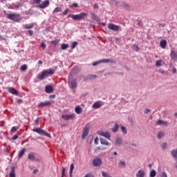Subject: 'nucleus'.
<instances>
[{
    "instance_id": "obj_44",
    "label": "nucleus",
    "mask_w": 177,
    "mask_h": 177,
    "mask_svg": "<svg viewBox=\"0 0 177 177\" xmlns=\"http://www.w3.org/2000/svg\"><path fill=\"white\" fill-rule=\"evenodd\" d=\"M17 127H12L11 129V132H17Z\"/></svg>"
},
{
    "instance_id": "obj_29",
    "label": "nucleus",
    "mask_w": 177,
    "mask_h": 177,
    "mask_svg": "<svg viewBox=\"0 0 177 177\" xmlns=\"http://www.w3.org/2000/svg\"><path fill=\"white\" fill-rule=\"evenodd\" d=\"M122 8H125V9L129 10L131 9V6H129L127 3L123 2L122 3Z\"/></svg>"
},
{
    "instance_id": "obj_50",
    "label": "nucleus",
    "mask_w": 177,
    "mask_h": 177,
    "mask_svg": "<svg viewBox=\"0 0 177 177\" xmlns=\"http://www.w3.org/2000/svg\"><path fill=\"white\" fill-rule=\"evenodd\" d=\"M41 48H43V49H45L46 48V46L45 45L44 42H42L40 45Z\"/></svg>"
},
{
    "instance_id": "obj_57",
    "label": "nucleus",
    "mask_w": 177,
    "mask_h": 177,
    "mask_svg": "<svg viewBox=\"0 0 177 177\" xmlns=\"http://www.w3.org/2000/svg\"><path fill=\"white\" fill-rule=\"evenodd\" d=\"M99 141V138H97V137H96L95 138V140H94V143L95 144V145H97V142Z\"/></svg>"
},
{
    "instance_id": "obj_43",
    "label": "nucleus",
    "mask_w": 177,
    "mask_h": 177,
    "mask_svg": "<svg viewBox=\"0 0 177 177\" xmlns=\"http://www.w3.org/2000/svg\"><path fill=\"white\" fill-rule=\"evenodd\" d=\"M156 66H157V67H160V66H161V60L156 61Z\"/></svg>"
},
{
    "instance_id": "obj_51",
    "label": "nucleus",
    "mask_w": 177,
    "mask_h": 177,
    "mask_svg": "<svg viewBox=\"0 0 177 177\" xmlns=\"http://www.w3.org/2000/svg\"><path fill=\"white\" fill-rule=\"evenodd\" d=\"M161 147H162V149H167V142L162 143Z\"/></svg>"
},
{
    "instance_id": "obj_23",
    "label": "nucleus",
    "mask_w": 177,
    "mask_h": 177,
    "mask_svg": "<svg viewBox=\"0 0 177 177\" xmlns=\"http://www.w3.org/2000/svg\"><path fill=\"white\" fill-rule=\"evenodd\" d=\"M9 177H16V174L15 173V167H12Z\"/></svg>"
},
{
    "instance_id": "obj_56",
    "label": "nucleus",
    "mask_w": 177,
    "mask_h": 177,
    "mask_svg": "<svg viewBox=\"0 0 177 177\" xmlns=\"http://www.w3.org/2000/svg\"><path fill=\"white\" fill-rule=\"evenodd\" d=\"M33 1L35 2V3H37V4L41 3V0H33Z\"/></svg>"
},
{
    "instance_id": "obj_16",
    "label": "nucleus",
    "mask_w": 177,
    "mask_h": 177,
    "mask_svg": "<svg viewBox=\"0 0 177 177\" xmlns=\"http://www.w3.org/2000/svg\"><path fill=\"white\" fill-rule=\"evenodd\" d=\"M45 92L46 93H52L53 92V87L52 86H46Z\"/></svg>"
},
{
    "instance_id": "obj_59",
    "label": "nucleus",
    "mask_w": 177,
    "mask_h": 177,
    "mask_svg": "<svg viewBox=\"0 0 177 177\" xmlns=\"http://www.w3.org/2000/svg\"><path fill=\"white\" fill-rule=\"evenodd\" d=\"M99 150H100V147H97L95 149V153L97 152Z\"/></svg>"
},
{
    "instance_id": "obj_12",
    "label": "nucleus",
    "mask_w": 177,
    "mask_h": 177,
    "mask_svg": "<svg viewBox=\"0 0 177 177\" xmlns=\"http://www.w3.org/2000/svg\"><path fill=\"white\" fill-rule=\"evenodd\" d=\"M98 135H100V136H103L104 138H106V139H110L111 134H110V133L109 131H100L98 132Z\"/></svg>"
},
{
    "instance_id": "obj_24",
    "label": "nucleus",
    "mask_w": 177,
    "mask_h": 177,
    "mask_svg": "<svg viewBox=\"0 0 177 177\" xmlns=\"http://www.w3.org/2000/svg\"><path fill=\"white\" fill-rule=\"evenodd\" d=\"M101 145L104 146H109V141H106L104 138H100Z\"/></svg>"
},
{
    "instance_id": "obj_1",
    "label": "nucleus",
    "mask_w": 177,
    "mask_h": 177,
    "mask_svg": "<svg viewBox=\"0 0 177 177\" xmlns=\"http://www.w3.org/2000/svg\"><path fill=\"white\" fill-rule=\"evenodd\" d=\"M71 17L73 20H84V19H86L88 17V13L86 12H81L80 14L77 15H71Z\"/></svg>"
},
{
    "instance_id": "obj_14",
    "label": "nucleus",
    "mask_w": 177,
    "mask_h": 177,
    "mask_svg": "<svg viewBox=\"0 0 177 177\" xmlns=\"http://www.w3.org/2000/svg\"><path fill=\"white\" fill-rule=\"evenodd\" d=\"M8 92H9V93H11L12 95H19V91H17V90L15 89V88L12 87H7L6 88Z\"/></svg>"
},
{
    "instance_id": "obj_26",
    "label": "nucleus",
    "mask_w": 177,
    "mask_h": 177,
    "mask_svg": "<svg viewBox=\"0 0 177 177\" xmlns=\"http://www.w3.org/2000/svg\"><path fill=\"white\" fill-rule=\"evenodd\" d=\"M73 171H74V163H72L71 165L70 171H69L70 177H73Z\"/></svg>"
},
{
    "instance_id": "obj_49",
    "label": "nucleus",
    "mask_w": 177,
    "mask_h": 177,
    "mask_svg": "<svg viewBox=\"0 0 177 177\" xmlns=\"http://www.w3.org/2000/svg\"><path fill=\"white\" fill-rule=\"evenodd\" d=\"M35 124L36 125H38V124H39V118H37L35 120Z\"/></svg>"
},
{
    "instance_id": "obj_55",
    "label": "nucleus",
    "mask_w": 177,
    "mask_h": 177,
    "mask_svg": "<svg viewBox=\"0 0 177 177\" xmlns=\"http://www.w3.org/2000/svg\"><path fill=\"white\" fill-rule=\"evenodd\" d=\"M17 138H19V136L17 134L15 135L13 137H12V140H16V139H17Z\"/></svg>"
},
{
    "instance_id": "obj_7",
    "label": "nucleus",
    "mask_w": 177,
    "mask_h": 177,
    "mask_svg": "<svg viewBox=\"0 0 177 177\" xmlns=\"http://www.w3.org/2000/svg\"><path fill=\"white\" fill-rule=\"evenodd\" d=\"M69 86H71V88L72 89H73V91H75V89H77V80L76 79H73L72 80H69Z\"/></svg>"
},
{
    "instance_id": "obj_40",
    "label": "nucleus",
    "mask_w": 177,
    "mask_h": 177,
    "mask_svg": "<svg viewBox=\"0 0 177 177\" xmlns=\"http://www.w3.org/2000/svg\"><path fill=\"white\" fill-rule=\"evenodd\" d=\"M115 143H116V145H121V143H122L121 138H117L115 140Z\"/></svg>"
},
{
    "instance_id": "obj_19",
    "label": "nucleus",
    "mask_w": 177,
    "mask_h": 177,
    "mask_svg": "<svg viewBox=\"0 0 177 177\" xmlns=\"http://www.w3.org/2000/svg\"><path fill=\"white\" fill-rule=\"evenodd\" d=\"M136 177H145V171L139 170L136 174Z\"/></svg>"
},
{
    "instance_id": "obj_58",
    "label": "nucleus",
    "mask_w": 177,
    "mask_h": 177,
    "mask_svg": "<svg viewBox=\"0 0 177 177\" xmlns=\"http://www.w3.org/2000/svg\"><path fill=\"white\" fill-rule=\"evenodd\" d=\"M50 99H55V97H56V95H51L49 96Z\"/></svg>"
},
{
    "instance_id": "obj_38",
    "label": "nucleus",
    "mask_w": 177,
    "mask_h": 177,
    "mask_svg": "<svg viewBox=\"0 0 177 177\" xmlns=\"http://www.w3.org/2000/svg\"><path fill=\"white\" fill-rule=\"evenodd\" d=\"M92 19H93V20H95L96 21H99V17H97V15L93 14L92 16Z\"/></svg>"
},
{
    "instance_id": "obj_35",
    "label": "nucleus",
    "mask_w": 177,
    "mask_h": 177,
    "mask_svg": "<svg viewBox=\"0 0 177 177\" xmlns=\"http://www.w3.org/2000/svg\"><path fill=\"white\" fill-rule=\"evenodd\" d=\"M21 71H26L27 70V65L24 64L20 68Z\"/></svg>"
},
{
    "instance_id": "obj_60",
    "label": "nucleus",
    "mask_w": 177,
    "mask_h": 177,
    "mask_svg": "<svg viewBox=\"0 0 177 177\" xmlns=\"http://www.w3.org/2000/svg\"><path fill=\"white\" fill-rule=\"evenodd\" d=\"M23 100L21 99L18 100V103H22Z\"/></svg>"
},
{
    "instance_id": "obj_27",
    "label": "nucleus",
    "mask_w": 177,
    "mask_h": 177,
    "mask_svg": "<svg viewBox=\"0 0 177 177\" xmlns=\"http://www.w3.org/2000/svg\"><path fill=\"white\" fill-rule=\"evenodd\" d=\"M24 28H26V30H28L30 28H34V24H31L30 25L26 24L25 26H24Z\"/></svg>"
},
{
    "instance_id": "obj_22",
    "label": "nucleus",
    "mask_w": 177,
    "mask_h": 177,
    "mask_svg": "<svg viewBox=\"0 0 177 177\" xmlns=\"http://www.w3.org/2000/svg\"><path fill=\"white\" fill-rule=\"evenodd\" d=\"M75 111L77 114H81V113H82V108H81L80 106H77L75 107Z\"/></svg>"
},
{
    "instance_id": "obj_9",
    "label": "nucleus",
    "mask_w": 177,
    "mask_h": 177,
    "mask_svg": "<svg viewBox=\"0 0 177 177\" xmlns=\"http://www.w3.org/2000/svg\"><path fill=\"white\" fill-rule=\"evenodd\" d=\"M62 118L65 121H68V120H73V118H75V114L73 113L71 115H62Z\"/></svg>"
},
{
    "instance_id": "obj_64",
    "label": "nucleus",
    "mask_w": 177,
    "mask_h": 177,
    "mask_svg": "<svg viewBox=\"0 0 177 177\" xmlns=\"http://www.w3.org/2000/svg\"><path fill=\"white\" fill-rule=\"evenodd\" d=\"M174 117H177V113H175L174 114Z\"/></svg>"
},
{
    "instance_id": "obj_25",
    "label": "nucleus",
    "mask_w": 177,
    "mask_h": 177,
    "mask_svg": "<svg viewBox=\"0 0 177 177\" xmlns=\"http://www.w3.org/2000/svg\"><path fill=\"white\" fill-rule=\"evenodd\" d=\"M28 160L30 161H35V156H34V153H29L28 156Z\"/></svg>"
},
{
    "instance_id": "obj_42",
    "label": "nucleus",
    "mask_w": 177,
    "mask_h": 177,
    "mask_svg": "<svg viewBox=\"0 0 177 177\" xmlns=\"http://www.w3.org/2000/svg\"><path fill=\"white\" fill-rule=\"evenodd\" d=\"M59 42H60L59 39L51 41V44H53L54 45H56V44H59Z\"/></svg>"
},
{
    "instance_id": "obj_63",
    "label": "nucleus",
    "mask_w": 177,
    "mask_h": 177,
    "mask_svg": "<svg viewBox=\"0 0 177 177\" xmlns=\"http://www.w3.org/2000/svg\"><path fill=\"white\" fill-rule=\"evenodd\" d=\"M67 14V10H65L64 12V15H66Z\"/></svg>"
},
{
    "instance_id": "obj_6",
    "label": "nucleus",
    "mask_w": 177,
    "mask_h": 177,
    "mask_svg": "<svg viewBox=\"0 0 177 177\" xmlns=\"http://www.w3.org/2000/svg\"><path fill=\"white\" fill-rule=\"evenodd\" d=\"M100 63H114V64H115V61L110 60L109 59H101L97 62H93V66H97V64H100Z\"/></svg>"
},
{
    "instance_id": "obj_13",
    "label": "nucleus",
    "mask_w": 177,
    "mask_h": 177,
    "mask_svg": "<svg viewBox=\"0 0 177 177\" xmlns=\"http://www.w3.org/2000/svg\"><path fill=\"white\" fill-rule=\"evenodd\" d=\"M49 6V0H46L42 2L41 4H39L37 8H40V9H45V8H48Z\"/></svg>"
},
{
    "instance_id": "obj_32",
    "label": "nucleus",
    "mask_w": 177,
    "mask_h": 177,
    "mask_svg": "<svg viewBox=\"0 0 177 177\" xmlns=\"http://www.w3.org/2000/svg\"><path fill=\"white\" fill-rule=\"evenodd\" d=\"M156 175H157V173L156 172V170H151L150 172V177H156Z\"/></svg>"
},
{
    "instance_id": "obj_62",
    "label": "nucleus",
    "mask_w": 177,
    "mask_h": 177,
    "mask_svg": "<svg viewBox=\"0 0 177 177\" xmlns=\"http://www.w3.org/2000/svg\"><path fill=\"white\" fill-rule=\"evenodd\" d=\"M37 63L38 64H42V61L39 60Z\"/></svg>"
},
{
    "instance_id": "obj_2",
    "label": "nucleus",
    "mask_w": 177,
    "mask_h": 177,
    "mask_svg": "<svg viewBox=\"0 0 177 177\" xmlns=\"http://www.w3.org/2000/svg\"><path fill=\"white\" fill-rule=\"evenodd\" d=\"M7 17L9 19V20H12L13 21H16L17 23H19L21 19L20 18V15L19 14H8Z\"/></svg>"
},
{
    "instance_id": "obj_45",
    "label": "nucleus",
    "mask_w": 177,
    "mask_h": 177,
    "mask_svg": "<svg viewBox=\"0 0 177 177\" xmlns=\"http://www.w3.org/2000/svg\"><path fill=\"white\" fill-rule=\"evenodd\" d=\"M64 174H66V168L63 167L62 171V177H64Z\"/></svg>"
},
{
    "instance_id": "obj_17",
    "label": "nucleus",
    "mask_w": 177,
    "mask_h": 177,
    "mask_svg": "<svg viewBox=\"0 0 177 177\" xmlns=\"http://www.w3.org/2000/svg\"><path fill=\"white\" fill-rule=\"evenodd\" d=\"M157 125H164L165 127H167L168 125V122L159 120L156 122Z\"/></svg>"
},
{
    "instance_id": "obj_34",
    "label": "nucleus",
    "mask_w": 177,
    "mask_h": 177,
    "mask_svg": "<svg viewBox=\"0 0 177 177\" xmlns=\"http://www.w3.org/2000/svg\"><path fill=\"white\" fill-rule=\"evenodd\" d=\"M139 46H138V45L134 44L133 46V50H136V52H139Z\"/></svg>"
},
{
    "instance_id": "obj_28",
    "label": "nucleus",
    "mask_w": 177,
    "mask_h": 177,
    "mask_svg": "<svg viewBox=\"0 0 177 177\" xmlns=\"http://www.w3.org/2000/svg\"><path fill=\"white\" fill-rule=\"evenodd\" d=\"M171 156L174 158H177V149H174L171 151Z\"/></svg>"
},
{
    "instance_id": "obj_15",
    "label": "nucleus",
    "mask_w": 177,
    "mask_h": 177,
    "mask_svg": "<svg viewBox=\"0 0 177 177\" xmlns=\"http://www.w3.org/2000/svg\"><path fill=\"white\" fill-rule=\"evenodd\" d=\"M170 56L172 61L177 62V52L175 50L171 51Z\"/></svg>"
},
{
    "instance_id": "obj_52",
    "label": "nucleus",
    "mask_w": 177,
    "mask_h": 177,
    "mask_svg": "<svg viewBox=\"0 0 177 177\" xmlns=\"http://www.w3.org/2000/svg\"><path fill=\"white\" fill-rule=\"evenodd\" d=\"M93 8L94 9H98L99 8V5H97V3H95V4H93Z\"/></svg>"
},
{
    "instance_id": "obj_37",
    "label": "nucleus",
    "mask_w": 177,
    "mask_h": 177,
    "mask_svg": "<svg viewBox=\"0 0 177 177\" xmlns=\"http://www.w3.org/2000/svg\"><path fill=\"white\" fill-rule=\"evenodd\" d=\"M119 165L120 166V167H122V168H125V167H126V164H125V162H124V161H120V162H119Z\"/></svg>"
},
{
    "instance_id": "obj_10",
    "label": "nucleus",
    "mask_w": 177,
    "mask_h": 177,
    "mask_svg": "<svg viewBox=\"0 0 177 177\" xmlns=\"http://www.w3.org/2000/svg\"><path fill=\"white\" fill-rule=\"evenodd\" d=\"M109 30H112V31H118L120 30V26L114 25L113 24H109L108 25Z\"/></svg>"
},
{
    "instance_id": "obj_54",
    "label": "nucleus",
    "mask_w": 177,
    "mask_h": 177,
    "mask_svg": "<svg viewBox=\"0 0 177 177\" xmlns=\"http://www.w3.org/2000/svg\"><path fill=\"white\" fill-rule=\"evenodd\" d=\"M28 34H29V35H30V37H31V36H32V35H33V34H34V31H32V30H28Z\"/></svg>"
},
{
    "instance_id": "obj_31",
    "label": "nucleus",
    "mask_w": 177,
    "mask_h": 177,
    "mask_svg": "<svg viewBox=\"0 0 177 177\" xmlns=\"http://www.w3.org/2000/svg\"><path fill=\"white\" fill-rule=\"evenodd\" d=\"M118 128H120V125H118V124H115L114 127L112 129V131L117 132V131H118Z\"/></svg>"
},
{
    "instance_id": "obj_48",
    "label": "nucleus",
    "mask_w": 177,
    "mask_h": 177,
    "mask_svg": "<svg viewBox=\"0 0 177 177\" xmlns=\"http://www.w3.org/2000/svg\"><path fill=\"white\" fill-rule=\"evenodd\" d=\"M71 8H78V3H73L71 5Z\"/></svg>"
},
{
    "instance_id": "obj_47",
    "label": "nucleus",
    "mask_w": 177,
    "mask_h": 177,
    "mask_svg": "<svg viewBox=\"0 0 177 177\" xmlns=\"http://www.w3.org/2000/svg\"><path fill=\"white\" fill-rule=\"evenodd\" d=\"M77 41H74L73 44H72V46H71V48L72 49H74L75 48V46H77Z\"/></svg>"
},
{
    "instance_id": "obj_33",
    "label": "nucleus",
    "mask_w": 177,
    "mask_h": 177,
    "mask_svg": "<svg viewBox=\"0 0 177 177\" xmlns=\"http://www.w3.org/2000/svg\"><path fill=\"white\" fill-rule=\"evenodd\" d=\"M102 175L103 177H111V176L106 171H102Z\"/></svg>"
},
{
    "instance_id": "obj_39",
    "label": "nucleus",
    "mask_w": 177,
    "mask_h": 177,
    "mask_svg": "<svg viewBox=\"0 0 177 177\" xmlns=\"http://www.w3.org/2000/svg\"><path fill=\"white\" fill-rule=\"evenodd\" d=\"M67 48H68V44H62V49L63 50L67 49Z\"/></svg>"
},
{
    "instance_id": "obj_20",
    "label": "nucleus",
    "mask_w": 177,
    "mask_h": 177,
    "mask_svg": "<svg viewBox=\"0 0 177 177\" xmlns=\"http://www.w3.org/2000/svg\"><path fill=\"white\" fill-rule=\"evenodd\" d=\"M160 46L162 48V49H165V47L167 46V40H161Z\"/></svg>"
},
{
    "instance_id": "obj_11",
    "label": "nucleus",
    "mask_w": 177,
    "mask_h": 177,
    "mask_svg": "<svg viewBox=\"0 0 177 177\" xmlns=\"http://www.w3.org/2000/svg\"><path fill=\"white\" fill-rule=\"evenodd\" d=\"M48 106H52V102L50 101H46L45 102H40L38 104L39 109H42V107H46Z\"/></svg>"
},
{
    "instance_id": "obj_41",
    "label": "nucleus",
    "mask_w": 177,
    "mask_h": 177,
    "mask_svg": "<svg viewBox=\"0 0 177 177\" xmlns=\"http://www.w3.org/2000/svg\"><path fill=\"white\" fill-rule=\"evenodd\" d=\"M121 130H122V131L123 132V133H124V134H127V128H125V127H124V126H122L121 127Z\"/></svg>"
},
{
    "instance_id": "obj_61",
    "label": "nucleus",
    "mask_w": 177,
    "mask_h": 177,
    "mask_svg": "<svg viewBox=\"0 0 177 177\" xmlns=\"http://www.w3.org/2000/svg\"><path fill=\"white\" fill-rule=\"evenodd\" d=\"M172 73H176V68H173L172 69Z\"/></svg>"
},
{
    "instance_id": "obj_18",
    "label": "nucleus",
    "mask_w": 177,
    "mask_h": 177,
    "mask_svg": "<svg viewBox=\"0 0 177 177\" xmlns=\"http://www.w3.org/2000/svg\"><path fill=\"white\" fill-rule=\"evenodd\" d=\"M24 153H26V149L24 148L18 153V158H21L24 156Z\"/></svg>"
},
{
    "instance_id": "obj_36",
    "label": "nucleus",
    "mask_w": 177,
    "mask_h": 177,
    "mask_svg": "<svg viewBox=\"0 0 177 177\" xmlns=\"http://www.w3.org/2000/svg\"><path fill=\"white\" fill-rule=\"evenodd\" d=\"M164 137V133L162 131H159L158 133V139H161V138Z\"/></svg>"
},
{
    "instance_id": "obj_53",
    "label": "nucleus",
    "mask_w": 177,
    "mask_h": 177,
    "mask_svg": "<svg viewBox=\"0 0 177 177\" xmlns=\"http://www.w3.org/2000/svg\"><path fill=\"white\" fill-rule=\"evenodd\" d=\"M145 114H149V113H150V109H146L144 111Z\"/></svg>"
},
{
    "instance_id": "obj_21",
    "label": "nucleus",
    "mask_w": 177,
    "mask_h": 177,
    "mask_svg": "<svg viewBox=\"0 0 177 177\" xmlns=\"http://www.w3.org/2000/svg\"><path fill=\"white\" fill-rule=\"evenodd\" d=\"M93 109H100L102 107V104H100V102H96L93 104Z\"/></svg>"
},
{
    "instance_id": "obj_3",
    "label": "nucleus",
    "mask_w": 177,
    "mask_h": 177,
    "mask_svg": "<svg viewBox=\"0 0 177 177\" xmlns=\"http://www.w3.org/2000/svg\"><path fill=\"white\" fill-rule=\"evenodd\" d=\"M52 74H53L52 69H49L48 71H44L41 72V75H38V78L39 80H44L45 77H48V75H52Z\"/></svg>"
},
{
    "instance_id": "obj_46",
    "label": "nucleus",
    "mask_w": 177,
    "mask_h": 177,
    "mask_svg": "<svg viewBox=\"0 0 177 177\" xmlns=\"http://www.w3.org/2000/svg\"><path fill=\"white\" fill-rule=\"evenodd\" d=\"M159 177H168V176H167V173L165 172H162Z\"/></svg>"
},
{
    "instance_id": "obj_30",
    "label": "nucleus",
    "mask_w": 177,
    "mask_h": 177,
    "mask_svg": "<svg viewBox=\"0 0 177 177\" xmlns=\"http://www.w3.org/2000/svg\"><path fill=\"white\" fill-rule=\"evenodd\" d=\"M59 12H62V8L57 7L55 8V10L53 11V13H59Z\"/></svg>"
},
{
    "instance_id": "obj_4",
    "label": "nucleus",
    "mask_w": 177,
    "mask_h": 177,
    "mask_svg": "<svg viewBox=\"0 0 177 177\" xmlns=\"http://www.w3.org/2000/svg\"><path fill=\"white\" fill-rule=\"evenodd\" d=\"M32 132H37V133H39V135H44V136L50 138V134H49V133H46V131H44V130L39 127L33 129Z\"/></svg>"
},
{
    "instance_id": "obj_5",
    "label": "nucleus",
    "mask_w": 177,
    "mask_h": 177,
    "mask_svg": "<svg viewBox=\"0 0 177 177\" xmlns=\"http://www.w3.org/2000/svg\"><path fill=\"white\" fill-rule=\"evenodd\" d=\"M90 129H91V124H86V126L84 127V130L82 134V139H85V138L88 136Z\"/></svg>"
},
{
    "instance_id": "obj_8",
    "label": "nucleus",
    "mask_w": 177,
    "mask_h": 177,
    "mask_svg": "<svg viewBox=\"0 0 177 177\" xmlns=\"http://www.w3.org/2000/svg\"><path fill=\"white\" fill-rule=\"evenodd\" d=\"M93 165L94 167H100L102 165V159L99 158H95L93 160Z\"/></svg>"
}]
</instances>
